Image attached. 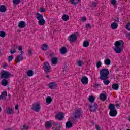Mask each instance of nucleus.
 <instances>
[{"label":"nucleus","instance_id":"7c9ffc66","mask_svg":"<svg viewBox=\"0 0 130 130\" xmlns=\"http://www.w3.org/2000/svg\"><path fill=\"white\" fill-rule=\"evenodd\" d=\"M41 48L42 49V50H44L46 51L47 49H48V46L46 45V44H44L41 47Z\"/></svg>","mask_w":130,"mask_h":130},{"label":"nucleus","instance_id":"f3484780","mask_svg":"<svg viewBox=\"0 0 130 130\" xmlns=\"http://www.w3.org/2000/svg\"><path fill=\"white\" fill-rule=\"evenodd\" d=\"M61 54H66L68 52V50L66 47H63L60 49Z\"/></svg>","mask_w":130,"mask_h":130},{"label":"nucleus","instance_id":"393cba45","mask_svg":"<svg viewBox=\"0 0 130 130\" xmlns=\"http://www.w3.org/2000/svg\"><path fill=\"white\" fill-rule=\"evenodd\" d=\"M104 63L106 66H110V63H111V60L110 59L106 58L104 60Z\"/></svg>","mask_w":130,"mask_h":130},{"label":"nucleus","instance_id":"473e14b6","mask_svg":"<svg viewBox=\"0 0 130 130\" xmlns=\"http://www.w3.org/2000/svg\"><path fill=\"white\" fill-rule=\"evenodd\" d=\"M90 45V43L88 41H84L83 43V46L84 47H88Z\"/></svg>","mask_w":130,"mask_h":130},{"label":"nucleus","instance_id":"f03ea898","mask_svg":"<svg viewBox=\"0 0 130 130\" xmlns=\"http://www.w3.org/2000/svg\"><path fill=\"white\" fill-rule=\"evenodd\" d=\"M124 43H123V41L119 40L115 42V48L114 49V51L116 53H120L123 49V45Z\"/></svg>","mask_w":130,"mask_h":130},{"label":"nucleus","instance_id":"a18cd8bd","mask_svg":"<svg viewBox=\"0 0 130 130\" xmlns=\"http://www.w3.org/2000/svg\"><path fill=\"white\" fill-rule=\"evenodd\" d=\"M40 12H41V13H44V12H45V9L43 8H40Z\"/></svg>","mask_w":130,"mask_h":130},{"label":"nucleus","instance_id":"680f3d73","mask_svg":"<svg viewBox=\"0 0 130 130\" xmlns=\"http://www.w3.org/2000/svg\"><path fill=\"white\" fill-rule=\"evenodd\" d=\"M115 106L117 108H118L119 107H120V106L118 104H116Z\"/></svg>","mask_w":130,"mask_h":130},{"label":"nucleus","instance_id":"4d7b16f0","mask_svg":"<svg viewBox=\"0 0 130 130\" xmlns=\"http://www.w3.org/2000/svg\"><path fill=\"white\" fill-rule=\"evenodd\" d=\"M19 109V105L17 104L15 105V110H18Z\"/></svg>","mask_w":130,"mask_h":130},{"label":"nucleus","instance_id":"49530a36","mask_svg":"<svg viewBox=\"0 0 130 130\" xmlns=\"http://www.w3.org/2000/svg\"><path fill=\"white\" fill-rule=\"evenodd\" d=\"M111 4L113 5V6L115 5L116 4V0H111Z\"/></svg>","mask_w":130,"mask_h":130},{"label":"nucleus","instance_id":"20e7f679","mask_svg":"<svg viewBox=\"0 0 130 130\" xmlns=\"http://www.w3.org/2000/svg\"><path fill=\"white\" fill-rule=\"evenodd\" d=\"M45 73L46 74H49L51 71V68H50V65L47 62H45L43 66Z\"/></svg>","mask_w":130,"mask_h":130},{"label":"nucleus","instance_id":"338daca9","mask_svg":"<svg viewBox=\"0 0 130 130\" xmlns=\"http://www.w3.org/2000/svg\"><path fill=\"white\" fill-rule=\"evenodd\" d=\"M8 96H9V97H11V94H8Z\"/></svg>","mask_w":130,"mask_h":130},{"label":"nucleus","instance_id":"4c0bfd02","mask_svg":"<svg viewBox=\"0 0 130 130\" xmlns=\"http://www.w3.org/2000/svg\"><path fill=\"white\" fill-rule=\"evenodd\" d=\"M13 3L14 5H15V6H17V5H19L20 3V0H13Z\"/></svg>","mask_w":130,"mask_h":130},{"label":"nucleus","instance_id":"69168bd1","mask_svg":"<svg viewBox=\"0 0 130 130\" xmlns=\"http://www.w3.org/2000/svg\"><path fill=\"white\" fill-rule=\"evenodd\" d=\"M2 111V108L0 107V112Z\"/></svg>","mask_w":130,"mask_h":130},{"label":"nucleus","instance_id":"052dcab7","mask_svg":"<svg viewBox=\"0 0 130 130\" xmlns=\"http://www.w3.org/2000/svg\"><path fill=\"white\" fill-rule=\"evenodd\" d=\"M115 21L117 23H119V18L118 17H117V18L115 20Z\"/></svg>","mask_w":130,"mask_h":130},{"label":"nucleus","instance_id":"423d86ee","mask_svg":"<svg viewBox=\"0 0 130 130\" xmlns=\"http://www.w3.org/2000/svg\"><path fill=\"white\" fill-rule=\"evenodd\" d=\"M82 115H83V112L81 109L76 110L74 113L75 118H80Z\"/></svg>","mask_w":130,"mask_h":130},{"label":"nucleus","instance_id":"c756f323","mask_svg":"<svg viewBox=\"0 0 130 130\" xmlns=\"http://www.w3.org/2000/svg\"><path fill=\"white\" fill-rule=\"evenodd\" d=\"M111 27L113 30L116 29L118 27L117 23L115 22H113L111 25Z\"/></svg>","mask_w":130,"mask_h":130},{"label":"nucleus","instance_id":"7ed1b4c3","mask_svg":"<svg viewBox=\"0 0 130 130\" xmlns=\"http://www.w3.org/2000/svg\"><path fill=\"white\" fill-rule=\"evenodd\" d=\"M1 79H9V78L12 77V74L6 70H3L1 73Z\"/></svg>","mask_w":130,"mask_h":130},{"label":"nucleus","instance_id":"6ab92c4d","mask_svg":"<svg viewBox=\"0 0 130 130\" xmlns=\"http://www.w3.org/2000/svg\"><path fill=\"white\" fill-rule=\"evenodd\" d=\"M17 58V62H20V61H22L24 59V57L21 56V55H18L16 57Z\"/></svg>","mask_w":130,"mask_h":130},{"label":"nucleus","instance_id":"cd10ccee","mask_svg":"<svg viewBox=\"0 0 130 130\" xmlns=\"http://www.w3.org/2000/svg\"><path fill=\"white\" fill-rule=\"evenodd\" d=\"M109 109H110V111L115 110V106H114V104H110L109 105Z\"/></svg>","mask_w":130,"mask_h":130},{"label":"nucleus","instance_id":"6e6d98bb","mask_svg":"<svg viewBox=\"0 0 130 130\" xmlns=\"http://www.w3.org/2000/svg\"><path fill=\"white\" fill-rule=\"evenodd\" d=\"M20 54L19 55H21L23 56V55H24L25 54V52H24V51H20Z\"/></svg>","mask_w":130,"mask_h":130},{"label":"nucleus","instance_id":"6e6552de","mask_svg":"<svg viewBox=\"0 0 130 130\" xmlns=\"http://www.w3.org/2000/svg\"><path fill=\"white\" fill-rule=\"evenodd\" d=\"M31 109L34 111H36V112H39V110H40V105L37 103L33 104Z\"/></svg>","mask_w":130,"mask_h":130},{"label":"nucleus","instance_id":"c03bdc74","mask_svg":"<svg viewBox=\"0 0 130 130\" xmlns=\"http://www.w3.org/2000/svg\"><path fill=\"white\" fill-rule=\"evenodd\" d=\"M81 21L82 22H86L87 21V18H86V17H83L81 18Z\"/></svg>","mask_w":130,"mask_h":130},{"label":"nucleus","instance_id":"72a5a7b5","mask_svg":"<svg viewBox=\"0 0 130 130\" xmlns=\"http://www.w3.org/2000/svg\"><path fill=\"white\" fill-rule=\"evenodd\" d=\"M27 75L28 77H32L34 75V72H33V70H28L27 72Z\"/></svg>","mask_w":130,"mask_h":130},{"label":"nucleus","instance_id":"c9c22d12","mask_svg":"<svg viewBox=\"0 0 130 130\" xmlns=\"http://www.w3.org/2000/svg\"><path fill=\"white\" fill-rule=\"evenodd\" d=\"M7 114H13L14 113V111L13 109L8 108L7 111Z\"/></svg>","mask_w":130,"mask_h":130},{"label":"nucleus","instance_id":"de8ad7c7","mask_svg":"<svg viewBox=\"0 0 130 130\" xmlns=\"http://www.w3.org/2000/svg\"><path fill=\"white\" fill-rule=\"evenodd\" d=\"M29 128V127L26 125H23V129L25 130H28Z\"/></svg>","mask_w":130,"mask_h":130},{"label":"nucleus","instance_id":"e433bc0d","mask_svg":"<svg viewBox=\"0 0 130 130\" xmlns=\"http://www.w3.org/2000/svg\"><path fill=\"white\" fill-rule=\"evenodd\" d=\"M70 3L71 5H74V6H77V5L79 4V2H75V0H70Z\"/></svg>","mask_w":130,"mask_h":130},{"label":"nucleus","instance_id":"09e8293b","mask_svg":"<svg viewBox=\"0 0 130 130\" xmlns=\"http://www.w3.org/2000/svg\"><path fill=\"white\" fill-rule=\"evenodd\" d=\"M91 24H90L89 23L87 24L86 25V29H89V28H91Z\"/></svg>","mask_w":130,"mask_h":130},{"label":"nucleus","instance_id":"9d476101","mask_svg":"<svg viewBox=\"0 0 130 130\" xmlns=\"http://www.w3.org/2000/svg\"><path fill=\"white\" fill-rule=\"evenodd\" d=\"M81 83H82L83 85H87V84L89 83V79H88V77L86 76L83 77L81 79Z\"/></svg>","mask_w":130,"mask_h":130},{"label":"nucleus","instance_id":"a19ab883","mask_svg":"<svg viewBox=\"0 0 130 130\" xmlns=\"http://www.w3.org/2000/svg\"><path fill=\"white\" fill-rule=\"evenodd\" d=\"M5 36H6V32H5V31H0V37H5Z\"/></svg>","mask_w":130,"mask_h":130},{"label":"nucleus","instance_id":"9b49d317","mask_svg":"<svg viewBox=\"0 0 130 130\" xmlns=\"http://www.w3.org/2000/svg\"><path fill=\"white\" fill-rule=\"evenodd\" d=\"M53 130H60V124L54 123L53 124Z\"/></svg>","mask_w":130,"mask_h":130},{"label":"nucleus","instance_id":"c85d7f7f","mask_svg":"<svg viewBox=\"0 0 130 130\" xmlns=\"http://www.w3.org/2000/svg\"><path fill=\"white\" fill-rule=\"evenodd\" d=\"M62 19L63 21H65L66 22L67 21H68V20H69V19H70V17H69V15L67 14H64L62 16Z\"/></svg>","mask_w":130,"mask_h":130},{"label":"nucleus","instance_id":"a878e982","mask_svg":"<svg viewBox=\"0 0 130 130\" xmlns=\"http://www.w3.org/2000/svg\"><path fill=\"white\" fill-rule=\"evenodd\" d=\"M38 24H39V26H43V25H44V24H45V20H44V18L40 19L38 21Z\"/></svg>","mask_w":130,"mask_h":130},{"label":"nucleus","instance_id":"58836bf2","mask_svg":"<svg viewBox=\"0 0 130 130\" xmlns=\"http://www.w3.org/2000/svg\"><path fill=\"white\" fill-rule=\"evenodd\" d=\"M77 64L79 67H82V66L84 64V62L82 60H80L77 62Z\"/></svg>","mask_w":130,"mask_h":130},{"label":"nucleus","instance_id":"f8f14e48","mask_svg":"<svg viewBox=\"0 0 130 130\" xmlns=\"http://www.w3.org/2000/svg\"><path fill=\"white\" fill-rule=\"evenodd\" d=\"M45 127L47 129H49L52 127V123L50 121H47L45 123Z\"/></svg>","mask_w":130,"mask_h":130},{"label":"nucleus","instance_id":"4be33fe9","mask_svg":"<svg viewBox=\"0 0 130 130\" xmlns=\"http://www.w3.org/2000/svg\"><path fill=\"white\" fill-rule=\"evenodd\" d=\"M7 11V8L5 5H1L0 6V12L1 13H5Z\"/></svg>","mask_w":130,"mask_h":130},{"label":"nucleus","instance_id":"774afa93","mask_svg":"<svg viewBox=\"0 0 130 130\" xmlns=\"http://www.w3.org/2000/svg\"><path fill=\"white\" fill-rule=\"evenodd\" d=\"M5 130H10V129H5Z\"/></svg>","mask_w":130,"mask_h":130},{"label":"nucleus","instance_id":"3c124183","mask_svg":"<svg viewBox=\"0 0 130 130\" xmlns=\"http://www.w3.org/2000/svg\"><path fill=\"white\" fill-rule=\"evenodd\" d=\"M18 50H19V51H22V50H23V48L22 47V46H18Z\"/></svg>","mask_w":130,"mask_h":130},{"label":"nucleus","instance_id":"412c9836","mask_svg":"<svg viewBox=\"0 0 130 130\" xmlns=\"http://www.w3.org/2000/svg\"><path fill=\"white\" fill-rule=\"evenodd\" d=\"M36 15H37V16L36 17V18L39 21L40 20H42V19H43V15H42V14H41L40 13H36Z\"/></svg>","mask_w":130,"mask_h":130},{"label":"nucleus","instance_id":"bf43d9fd","mask_svg":"<svg viewBox=\"0 0 130 130\" xmlns=\"http://www.w3.org/2000/svg\"><path fill=\"white\" fill-rule=\"evenodd\" d=\"M99 86H100V84H95L94 85V87L95 88H98V87H99Z\"/></svg>","mask_w":130,"mask_h":130},{"label":"nucleus","instance_id":"5701e85b","mask_svg":"<svg viewBox=\"0 0 130 130\" xmlns=\"http://www.w3.org/2000/svg\"><path fill=\"white\" fill-rule=\"evenodd\" d=\"M51 62L53 64H56L58 62V58L56 57H53L51 59Z\"/></svg>","mask_w":130,"mask_h":130},{"label":"nucleus","instance_id":"dca6fc26","mask_svg":"<svg viewBox=\"0 0 130 130\" xmlns=\"http://www.w3.org/2000/svg\"><path fill=\"white\" fill-rule=\"evenodd\" d=\"M7 91H3L2 92L1 95H0V100L6 99L7 98Z\"/></svg>","mask_w":130,"mask_h":130},{"label":"nucleus","instance_id":"f704fd0d","mask_svg":"<svg viewBox=\"0 0 130 130\" xmlns=\"http://www.w3.org/2000/svg\"><path fill=\"white\" fill-rule=\"evenodd\" d=\"M46 101L48 103V104H50V103H51L52 101V99H51V97L50 96H48L46 99Z\"/></svg>","mask_w":130,"mask_h":130},{"label":"nucleus","instance_id":"aec40b11","mask_svg":"<svg viewBox=\"0 0 130 130\" xmlns=\"http://www.w3.org/2000/svg\"><path fill=\"white\" fill-rule=\"evenodd\" d=\"M1 84L2 86H4V87H6V86H8V84H9V82L8 81L7 79H3Z\"/></svg>","mask_w":130,"mask_h":130},{"label":"nucleus","instance_id":"79ce46f5","mask_svg":"<svg viewBox=\"0 0 130 130\" xmlns=\"http://www.w3.org/2000/svg\"><path fill=\"white\" fill-rule=\"evenodd\" d=\"M9 61H12L14 59V56L11 55L8 57Z\"/></svg>","mask_w":130,"mask_h":130},{"label":"nucleus","instance_id":"0eeeda50","mask_svg":"<svg viewBox=\"0 0 130 130\" xmlns=\"http://www.w3.org/2000/svg\"><path fill=\"white\" fill-rule=\"evenodd\" d=\"M55 118L58 120H62L64 118V113L62 112H58L55 116Z\"/></svg>","mask_w":130,"mask_h":130},{"label":"nucleus","instance_id":"e2e57ef3","mask_svg":"<svg viewBox=\"0 0 130 130\" xmlns=\"http://www.w3.org/2000/svg\"><path fill=\"white\" fill-rule=\"evenodd\" d=\"M7 67H8V65H7L6 64H5L3 66V68H7Z\"/></svg>","mask_w":130,"mask_h":130},{"label":"nucleus","instance_id":"a211bd4d","mask_svg":"<svg viewBox=\"0 0 130 130\" xmlns=\"http://www.w3.org/2000/svg\"><path fill=\"white\" fill-rule=\"evenodd\" d=\"M56 83L55 82H51L49 84V87L50 89H55V87H56Z\"/></svg>","mask_w":130,"mask_h":130},{"label":"nucleus","instance_id":"13d9d810","mask_svg":"<svg viewBox=\"0 0 130 130\" xmlns=\"http://www.w3.org/2000/svg\"><path fill=\"white\" fill-rule=\"evenodd\" d=\"M95 128H96V130H100L101 129L100 126L99 125H96L95 126Z\"/></svg>","mask_w":130,"mask_h":130},{"label":"nucleus","instance_id":"bb28decb","mask_svg":"<svg viewBox=\"0 0 130 130\" xmlns=\"http://www.w3.org/2000/svg\"><path fill=\"white\" fill-rule=\"evenodd\" d=\"M66 128H71L73 126V123L68 121L66 124Z\"/></svg>","mask_w":130,"mask_h":130},{"label":"nucleus","instance_id":"864d4df0","mask_svg":"<svg viewBox=\"0 0 130 130\" xmlns=\"http://www.w3.org/2000/svg\"><path fill=\"white\" fill-rule=\"evenodd\" d=\"M126 37H127L128 39H130V33H127L126 34Z\"/></svg>","mask_w":130,"mask_h":130},{"label":"nucleus","instance_id":"ea45409f","mask_svg":"<svg viewBox=\"0 0 130 130\" xmlns=\"http://www.w3.org/2000/svg\"><path fill=\"white\" fill-rule=\"evenodd\" d=\"M125 28L126 30H128V31H130V22H128L125 26Z\"/></svg>","mask_w":130,"mask_h":130},{"label":"nucleus","instance_id":"b1692460","mask_svg":"<svg viewBox=\"0 0 130 130\" xmlns=\"http://www.w3.org/2000/svg\"><path fill=\"white\" fill-rule=\"evenodd\" d=\"M112 88L113 90H118V88H119V85H118V84L117 83H114L112 85Z\"/></svg>","mask_w":130,"mask_h":130},{"label":"nucleus","instance_id":"2f4dec72","mask_svg":"<svg viewBox=\"0 0 130 130\" xmlns=\"http://www.w3.org/2000/svg\"><path fill=\"white\" fill-rule=\"evenodd\" d=\"M88 100L89 102H91V103H95L94 101H95V97L93 96H90L88 98Z\"/></svg>","mask_w":130,"mask_h":130},{"label":"nucleus","instance_id":"39448f33","mask_svg":"<svg viewBox=\"0 0 130 130\" xmlns=\"http://www.w3.org/2000/svg\"><path fill=\"white\" fill-rule=\"evenodd\" d=\"M98 108V105L96 103H91V105H89V111L90 112H95Z\"/></svg>","mask_w":130,"mask_h":130},{"label":"nucleus","instance_id":"0e129e2a","mask_svg":"<svg viewBox=\"0 0 130 130\" xmlns=\"http://www.w3.org/2000/svg\"><path fill=\"white\" fill-rule=\"evenodd\" d=\"M46 77L47 78V79H49V75H47Z\"/></svg>","mask_w":130,"mask_h":130},{"label":"nucleus","instance_id":"f257e3e1","mask_svg":"<svg viewBox=\"0 0 130 130\" xmlns=\"http://www.w3.org/2000/svg\"><path fill=\"white\" fill-rule=\"evenodd\" d=\"M100 79L103 81L104 85H109L110 81L108 79V75H109V71L107 69H103L100 71Z\"/></svg>","mask_w":130,"mask_h":130},{"label":"nucleus","instance_id":"1a4fd4ad","mask_svg":"<svg viewBox=\"0 0 130 130\" xmlns=\"http://www.w3.org/2000/svg\"><path fill=\"white\" fill-rule=\"evenodd\" d=\"M77 39H78V37H77V35L75 34H73L70 36L69 41H70V42L72 43V42H75V41H76Z\"/></svg>","mask_w":130,"mask_h":130},{"label":"nucleus","instance_id":"2eb2a0df","mask_svg":"<svg viewBox=\"0 0 130 130\" xmlns=\"http://www.w3.org/2000/svg\"><path fill=\"white\" fill-rule=\"evenodd\" d=\"M100 99L102 101H105V100L107 99V95H106L105 94L101 93L100 95Z\"/></svg>","mask_w":130,"mask_h":130},{"label":"nucleus","instance_id":"603ef678","mask_svg":"<svg viewBox=\"0 0 130 130\" xmlns=\"http://www.w3.org/2000/svg\"><path fill=\"white\" fill-rule=\"evenodd\" d=\"M10 53H11V54H14V53H16V50L14 49L13 51L10 50Z\"/></svg>","mask_w":130,"mask_h":130},{"label":"nucleus","instance_id":"4468645a","mask_svg":"<svg viewBox=\"0 0 130 130\" xmlns=\"http://www.w3.org/2000/svg\"><path fill=\"white\" fill-rule=\"evenodd\" d=\"M18 27L20 29H23L26 27V23L24 21H20L18 24Z\"/></svg>","mask_w":130,"mask_h":130},{"label":"nucleus","instance_id":"37998d69","mask_svg":"<svg viewBox=\"0 0 130 130\" xmlns=\"http://www.w3.org/2000/svg\"><path fill=\"white\" fill-rule=\"evenodd\" d=\"M101 64H102V63L99 61L97 63H96V67L98 69H99L100 67H101Z\"/></svg>","mask_w":130,"mask_h":130},{"label":"nucleus","instance_id":"ddd939ff","mask_svg":"<svg viewBox=\"0 0 130 130\" xmlns=\"http://www.w3.org/2000/svg\"><path fill=\"white\" fill-rule=\"evenodd\" d=\"M109 115L110 116L114 117V116H116V115H117V111H116V110H111L109 112Z\"/></svg>","mask_w":130,"mask_h":130},{"label":"nucleus","instance_id":"8fccbe9b","mask_svg":"<svg viewBox=\"0 0 130 130\" xmlns=\"http://www.w3.org/2000/svg\"><path fill=\"white\" fill-rule=\"evenodd\" d=\"M92 7H93L94 8H95V7H96V6H97V3H96L95 2H93L91 4Z\"/></svg>","mask_w":130,"mask_h":130},{"label":"nucleus","instance_id":"5fc2aeb1","mask_svg":"<svg viewBox=\"0 0 130 130\" xmlns=\"http://www.w3.org/2000/svg\"><path fill=\"white\" fill-rule=\"evenodd\" d=\"M28 54L29 55H33V54L32 53V50H29L28 51Z\"/></svg>","mask_w":130,"mask_h":130}]
</instances>
